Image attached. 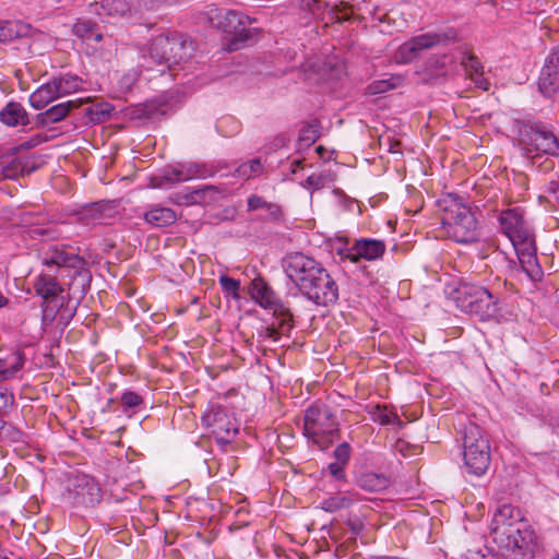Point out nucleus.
I'll list each match as a JSON object with an SVG mask.
<instances>
[{"label": "nucleus", "instance_id": "1", "mask_svg": "<svg viewBox=\"0 0 559 559\" xmlns=\"http://www.w3.org/2000/svg\"><path fill=\"white\" fill-rule=\"evenodd\" d=\"M442 229L448 238L471 243L478 239V222L463 198L447 193L437 201Z\"/></svg>", "mask_w": 559, "mask_h": 559}, {"label": "nucleus", "instance_id": "2", "mask_svg": "<svg viewBox=\"0 0 559 559\" xmlns=\"http://www.w3.org/2000/svg\"><path fill=\"white\" fill-rule=\"evenodd\" d=\"M518 146L533 163L543 156L559 157V139L543 121L516 120Z\"/></svg>", "mask_w": 559, "mask_h": 559}, {"label": "nucleus", "instance_id": "3", "mask_svg": "<svg viewBox=\"0 0 559 559\" xmlns=\"http://www.w3.org/2000/svg\"><path fill=\"white\" fill-rule=\"evenodd\" d=\"M206 17L212 27L222 31L229 37L227 44L229 51L242 48L253 37L255 28L251 27V24L255 20H251L240 11L210 5L206 11Z\"/></svg>", "mask_w": 559, "mask_h": 559}, {"label": "nucleus", "instance_id": "4", "mask_svg": "<svg viewBox=\"0 0 559 559\" xmlns=\"http://www.w3.org/2000/svg\"><path fill=\"white\" fill-rule=\"evenodd\" d=\"M304 431L308 439L325 450L340 437V424L328 404L316 401L305 412Z\"/></svg>", "mask_w": 559, "mask_h": 559}, {"label": "nucleus", "instance_id": "5", "mask_svg": "<svg viewBox=\"0 0 559 559\" xmlns=\"http://www.w3.org/2000/svg\"><path fill=\"white\" fill-rule=\"evenodd\" d=\"M453 300L462 311L480 320L492 318L499 311L500 297L475 283H460L453 292Z\"/></svg>", "mask_w": 559, "mask_h": 559}, {"label": "nucleus", "instance_id": "6", "mask_svg": "<svg viewBox=\"0 0 559 559\" xmlns=\"http://www.w3.org/2000/svg\"><path fill=\"white\" fill-rule=\"evenodd\" d=\"M464 465L475 476L484 475L491 462V448L488 436L477 425L469 424L464 431Z\"/></svg>", "mask_w": 559, "mask_h": 559}, {"label": "nucleus", "instance_id": "7", "mask_svg": "<svg viewBox=\"0 0 559 559\" xmlns=\"http://www.w3.org/2000/svg\"><path fill=\"white\" fill-rule=\"evenodd\" d=\"M193 45L183 34L158 35L150 43V57L157 63H165L169 70L192 57Z\"/></svg>", "mask_w": 559, "mask_h": 559}, {"label": "nucleus", "instance_id": "8", "mask_svg": "<svg viewBox=\"0 0 559 559\" xmlns=\"http://www.w3.org/2000/svg\"><path fill=\"white\" fill-rule=\"evenodd\" d=\"M457 40V31L453 27H449L442 32L425 33L402 44L396 50L394 58L399 63H409L415 60L423 50L430 49L440 44H451Z\"/></svg>", "mask_w": 559, "mask_h": 559}, {"label": "nucleus", "instance_id": "9", "mask_svg": "<svg viewBox=\"0 0 559 559\" xmlns=\"http://www.w3.org/2000/svg\"><path fill=\"white\" fill-rule=\"evenodd\" d=\"M283 267L287 277L302 294L317 278L323 265L302 252H290L283 259Z\"/></svg>", "mask_w": 559, "mask_h": 559}, {"label": "nucleus", "instance_id": "10", "mask_svg": "<svg viewBox=\"0 0 559 559\" xmlns=\"http://www.w3.org/2000/svg\"><path fill=\"white\" fill-rule=\"evenodd\" d=\"M513 533H509L510 537L507 540L497 544L499 548L515 556L533 557L539 548V542L528 521L523 518L513 526Z\"/></svg>", "mask_w": 559, "mask_h": 559}, {"label": "nucleus", "instance_id": "11", "mask_svg": "<svg viewBox=\"0 0 559 559\" xmlns=\"http://www.w3.org/2000/svg\"><path fill=\"white\" fill-rule=\"evenodd\" d=\"M301 295L317 306L328 307L338 300V285L331 274L322 267L313 283Z\"/></svg>", "mask_w": 559, "mask_h": 559}, {"label": "nucleus", "instance_id": "12", "mask_svg": "<svg viewBox=\"0 0 559 559\" xmlns=\"http://www.w3.org/2000/svg\"><path fill=\"white\" fill-rule=\"evenodd\" d=\"M202 421L211 428V432L218 443H229L238 433V424L221 406L213 407L204 414Z\"/></svg>", "mask_w": 559, "mask_h": 559}, {"label": "nucleus", "instance_id": "13", "mask_svg": "<svg viewBox=\"0 0 559 559\" xmlns=\"http://www.w3.org/2000/svg\"><path fill=\"white\" fill-rule=\"evenodd\" d=\"M47 253L49 257L44 261V264L47 266L56 265L58 267L76 270L80 274L82 272L90 274L86 269V260L80 255L79 248L66 243L52 245L48 248Z\"/></svg>", "mask_w": 559, "mask_h": 559}, {"label": "nucleus", "instance_id": "14", "mask_svg": "<svg viewBox=\"0 0 559 559\" xmlns=\"http://www.w3.org/2000/svg\"><path fill=\"white\" fill-rule=\"evenodd\" d=\"M522 511L512 504L504 503L493 513L490 534L496 544L502 543L513 533V526L523 519Z\"/></svg>", "mask_w": 559, "mask_h": 559}, {"label": "nucleus", "instance_id": "15", "mask_svg": "<svg viewBox=\"0 0 559 559\" xmlns=\"http://www.w3.org/2000/svg\"><path fill=\"white\" fill-rule=\"evenodd\" d=\"M385 252V243L382 240L360 238L356 239L353 246L340 254L344 260H349L353 263L359 262L361 259L373 261L381 258Z\"/></svg>", "mask_w": 559, "mask_h": 559}, {"label": "nucleus", "instance_id": "16", "mask_svg": "<svg viewBox=\"0 0 559 559\" xmlns=\"http://www.w3.org/2000/svg\"><path fill=\"white\" fill-rule=\"evenodd\" d=\"M75 503L83 507H94L102 500L99 484L88 475H79L74 483Z\"/></svg>", "mask_w": 559, "mask_h": 559}, {"label": "nucleus", "instance_id": "17", "mask_svg": "<svg viewBox=\"0 0 559 559\" xmlns=\"http://www.w3.org/2000/svg\"><path fill=\"white\" fill-rule=\"evenodd\" d=\"M88 103V98H76L70 99L55 106H51L47 110L36 116V122L40 127H45L51 123L59 122L67 118L72 111L83 107Z\"/></svg>", "mask_w": 559, "mask_h": 559}, {"label": "nucleus", "instance_id": "18", "mask_svg": "<svg viewBox=\"0 0 559 559\" xmlns=\"http://www.w3.org/2000/svg\"><path fill=\"white\" fill-rule=\"evenodd\" d=\"M499 224L501 230L510 240H514L531 231L524 221L523 212L519 207L502 211L499 215Z\"/></svg>", "mask_w": 559, "mask_h": 559}, {"label": "nucleus", "instance_id": "19", "mask_svg": "<svg viewBox=\"0 0 559 559\" xmlns=\"http://www.w3.org/2000/svg\"><path fill=\"white\" fill-rule=\"evenodd\" d=\"M252 297L264 309H271L273 313L283 314L290 310L282 300H280L273 289L262 280L252 282Z\"/></svg>", "mask_w": 559, "mask_h": 559}, {"label": "nucleus", "instance_id": "20", "mask_svg": "<svg viewBox=\"0 0 559 559\" xmlns=\"http://www.w3.org/2000/svg\"><path fill=\"white\" fill-rule=\"evenodd\" d=\"M275 322L269 326L263 328L259 331L258 336L261 341L272 340L276 342L281 336H289L290 331L295 328V320L292 310L283 314L273 313Z\"/></svg>", "mask_w": 559, "mask_h": 559}, {"label": "nucleus", "instance_id": "21", "mask_svg": "<svg viewBox=\"0 0 559 559\" xmlns=\"http://www.w3.org/2000/svg\"><path fill=\"white\" fill-rule=\"evenodd\" d=\"M33 288L36 295L40 296L46 302L53 301L63 293V287L55 274L41 272L34 281Z\"/></svg>", "mask_w": 559, "mask_h": 559}, {"label": "nucleus", "instance_id": "22", "mask_svg": "<svg viewBox=\"0 0 559 559\" xmlns=\"http://www.w3.org/2000/svg\"><path fill=\"white\" fill-rule=\"evenodd\" d=\"M222 198V191L215 186H203L202 188L194 189L178 198L179 204H201L209 205L217 202Z\"/></svg>", "mask_w": 559, "mask_h": 559}, {"label": "nucleus", "instance_id": "23", "mask_svg": "<svg viewBox=\"0 0 559 559\" xmlns=\"http://www.w3.org/2000/svg\"><path fill=\"white\" fill-rule=\"evenodd\" d=\"M0 121L8 127H25L29 123L28 115L22 104L9 102L0 111Z\"/></svg>", "mask_w": 559, "mask_h": 559}, {"label": "nucleus", "instance_id": "24", "mask_svg": "<svg viewBox=\"0 0 559 559\" xmlns=\"http://www.w3.org/2000/svg\"><path fill=\"white\" fill-rule=\"evenodd\" d=\"M94 12L98 15L124 16L131 8L126 0H102L91 3Z\"/></svg>", "mask_w": 559, "mask_h": 559}, {"label": "nucleus", "instance_id": "25", "mask_svg": "<svg viewBox=\"0 0 559 559\" xmlns=\"http://www.w3.org/2000/svg\"><path fill=\"white\" fill-rule=\"evenodd\" d=\"M57 98L60 97L57 93L55 83L49 81L31 94L29 104L35 109H43Z\"/></svg>", "mask_w": 559, "mask_h": 559}, {"label": "nucleus", "instance_id": "26", "mask_svg": "<svg viewBox=\"0 0 559 559\" xmlns=\"http://www.w3.org/2000/svg\"><path fill=\"white\" fill-rule=\"evenodd\" d=\"M146 223L154 227H166L177 221V215L174 210L164 206H155L144 214Z\"/></svg>", "mask_w": 559, "mask_h": 559}, {"label": "nucleus", "instance_id": "27", "mask_svg": "<svg viewBox=\"0 0 559 559\" xmlns=\"http://www.w3.org/2000/svg\"><path fill=\"white\" fill-rule=\"evenodd\" d=\"M357 500V495L352 492L336 493L324 499L321 503V508L326 512L333 513L348 509Z\"/></svg>", "mask_w": 559, "mask_h": 559}, {"label": "nucleus", "instance_id": "28", "mask_svg": "<svg viewBox=\"0 0 559 559\" xmlns=\"http://www.w3.org/2000/svg\"><path fill=\"white\" fill-rule=\"evenodd\" d=\"M538 87L543 95L550 97L559 90V71L544 66L540 72Z\"/></svg>", "mask_w": 559, "mask_h": 559}, {"label": "nucleus", "instance_id": "29", "mask_svg": "<svg viewBox=\"0 0 559 559\" xmlns=\"http://www.w3.org/2000/svg\"><path fill=\"white\" fill-rule=\"evenodd\" d=\"M358 486L366 491L379 492L390 486V480L384 475L369 472L360 475Z\"/></svg>", "mask_w": 559, "mask_h": 559}, {"label": "nucleus", "instance_id": "30", "mask_svg": "<svg viewBox=\"0 0 559 559\" xmlns=\"http://www.w3.org/2000/svg\"><path fill=\"white\" fill-rule=\"evenodd\" d=\"M51 81L55 83L59 97L80 91L83 83L78 75L72 74H63L53 78Z\"/></svg>", "mask_w": 559, "mask_h": 559}, {"label": "nucleus", "instance_id": "31", "mask_svg": "<svg viewBox=\"0 0 559 559\" xmlns=\"http://www.w3.org/2000/svg\"><path fill=\"white\" fill-rule=\"evenodd\" d=\"M368 413L371 415L372 420L380 425L386 426L395 424L403 427L404 423L400 419L395 412H389L386 405H373Z\"/></svg>", "mask_w": 559, "mask_h": 559}, {"label": "nucleus", "instance_id": "32", "mask_svg": "<svg viewBox=\"0 0 559 559\" xmlns=\"http://www.w3.org/2000/svg\"><path fill=\"white\" fill-rule=\"evenodd\" d=\"M73 33L83 40L102 41L103 35L97 32V24L88 20H79L73 25Z\"/></svg>", "mask_w": 559, "mask_h": 559}, {"label": "nucleus", "instance_id": "33", "mask_svg": "<svg viewBox=\"0 0 559 559\" xmlns=\"http://www.w3.org/2000/svg\"><path fill=\"white\" fill-rule=\"evenodd\" d=\"M522 270L533 282H538L543 278V270L537 262L536 254H524L519 257Z\"/></svg>", "mask_w": 559, "mask_h": 559}, {"label": "nucleus", "instance_id": "34", "mask_svg": "<svg viewBox=\"0 0 559 559\" xmlns=\"http://www.w3.org/2000/svg\"><path fill=\"white\" fill-rule=\"evenodd\" d=\"M513 247L515 248L518 258L524 254H536L537 248L535 242V237L532 231L524 234L523 236L511 240Z\"/></svg>", "mask_w": 559, "mask_h": 559}, {"label": "nucleus", "instance_id": "35", "mask_svg": "<svg viewBox=\"0 0 559 559\" xmlns=\"http://www.w3.org/2000/svg\"><path fill=\"white\" fill-rule=\"evenodd\" d=\"M417 74L420 76L421 82L427 84H437L444 80L447 75L445 62H442L437 71L436 69L426 67L423 71H418Z\"/></svg>", "mask_w": 559, "mask_h": 559}, {"label": "nucleus", "instance_id": "36", "mask_svg": "<svg viewBox=\"0 0 559 559\" xmlns=\"http://www.w3.org/2000/svg\"><path fill=\"white\" fill-rule=\"evenodd\" d=\"M320 136L319 123L317 121L306 123L300 130L299 142L302 145L310 146Z\"/></svg>", "mask_w": 559, "mask_h": 559}, {"label": "nucleus", "instance_id": "37", "mask_svg": "<svg viewBox=\"0 0 559 559\" xmlns=\"http://www.w3.org/2000/svg\"><path fill=\"white\" fill-rule=\"evenodd\" d=\"M17 361L11 367H7V360L0 358V381L11 379L24 365V354L22 352L16 353Z\"/></svg>", "mask_w": 559, "mask_h": 559}, {"label": "nucleus", "instance_id": "38", "mask_svg": "<svg viewBox=\"0 0 559 559\" xmlns=\"http://www.w3.org/2000/svg\"><path fill=\"white\" fill-rule=\"evenodd\" d=\"M262 169L263 166L260 158H253L250 162L240 165L237 171L241 177L249 179L261 174Z\"/></svg>", "mask_w": 559, "mask_h": 559}, {"label": "nucleus", "instance_id": "39", "mask_svg": "<svg viewBox=\"0 0 559 559\" xmlns=\"http://www.w3.org/2000/svg\"><path fill=\"white\" fill-rule=\"evenodd\" d=\"M462 66L467 74L471 75V74H475L477 72H483L484 71V67L481 64V62L479 61V59L472 52H468L466 53L463 59H462Z\"/></svg>", "mask_w": 559, "mask_h": 559}, {"label": "nucleus", "instance_id": "40", "mask_svg": "<svg viewBox=\"0 0 559 559\" xmlns=\"http://www.w3.org/2000/svg\"><path fill=\"white\" fill-rule=\"evenodd\" d=\"M219 284L224 293L234 298H239L240 282L238 280L229 277L228 275H222L219 277Z\"/></svg>", "mask_w": 559, "mask_h": 559}, {"label": "nucleus", "instance_id": "41", "mask_svg": "<svg viewBox=\"0 0 559 559\" xmlns=\"http://www.w3.org/2000/svg\"><path fill=\"white\" fill-rule=\"evenodd\" d=\"M46 141H47L46 135H44L41 133L34 134L28 140L23 141L19 145L14 146L12 148V154L14 155L22 151H27V150L34 148Z\"/></svg>", "mask_w": 559, "mask_h": 559}, {"label": "nucleus", "instance_id": "42", "mask_svg": "<svg viewBox=\"0 0 559 559\" xmlns=\"http://www.w3.org/2000/svg\"><path fill=\"white\" fill-rule=\"evenodd\" d=\"M13 22H0V43L11 41L19 36Z\"/></svg>", "mask_w": 559, "mask_h": 559}, {"label": "nucleus", "instance_id": "43", "mask_svg": "<svg viewBox=\"0 0 559 559\" xmlns=\"http://www.w3.org/2000/svg\"><path fill=\"white\" fill-rule=\"evenodd\" d=\"M121 405L126 408H134L143 404V397L133 391H126L120 397Z\"/></svg>", "mask_w": 559, "mask_h": 559}, {"label": "nucleus", "instance_id": "44", "mask_svg": "<svg viewBox=\"0 0 559 559\" xmlns=\"http://www.w3.org/2000/svg\"><path fill=\"white\" fill-rule=\"evenodd\" d=\"M394 87H395V85L393 83H391L390 80L374 81L368 86V93L372 94V95L382 94V93H385Z\"/></svg>", "mask_w": 559, "mask_h": 559}, {"label": "nucleus", "instance_id": "45", "mask_svg": "<svg viewBox=\"0 0 559 559\" xmlns=\"http://www.w3.org/2000/svg\"><path fill=\"white\" fill-rule=\"evenodd\" d=\"M350 445L347 442H343L334 450V456L338 463L347 464L350 459Z\"/></svg>", "mask_w": 559, "mask_h": 559}, {"label": "nucleus", "instance_id": "46", "mask_svg": "<svg viewBox=\"0 0 559 559\" xmlns=\"http://www.w3.org/2000/svg\"><path fill=\"white\" fill-rule=\"evenodd\" d=\"M0 436L8 437L12 441L16 442V441H21L22 432L20 430L15 429L14 427H12L11 425L2 423L0 426Z\"/></svg>", "mask_w": 559, "mask_h": 559}, {"label": "nucleus", "instance_id": "47", "mask_svg": "<svg viewBox=\"0 0 559 559\" xmlns=\"http://www.w3.org/2000/svg\"><path fill=\"white\" fill-rule=\"evenodd\" d=\"M265 214L262 216L264 219L278 221L282 216V207L274 203H266L263 210Z\"/></svg>", "mask_w": 559, "mask_h": 559}, {"label": "nucleus", "instance_id": "48", "mask_svg": "<svg viewBox=\"0 0 559 559\" xmlns=\"http://www.w3.org/2000/svg\"><path fill=\"white\" fill-rule=\"evenodd\" d=\"M468 78L471 79V81L474 82L476 87H478V88H480L483 91H488L490 88V83L484 76V71L483 72H477L475 74H471V75H468Z\"/></svg>", "mask_w": 559, "mask_h": 559}, {"label": "nucleus", "instance_id": "49", "mask_svg": "<svg viewBox=\"0 0 559 559\" xmlns=\"http://www.w3.org/2000/svg\"><path fill=\"white\" fill-rule=\"evenodd\" d=\"M544 66L559 71V45L551 50Z\"/></svg>", "mask_w": 559, "mask_h": 559}, {"label": "nucleus", "instance_id": "50", "mask_svg": "<svg viewBox=\"0 0 559 559\" xmlns=\"http://www.w3.org/2000/svg\"><path fill=\"white\" fill-rule=\"evenodd\" d=\"M266 201L259 195H251L248 199V210L249 211H257V210H264L266 206Z\"/></svg>", "mask_w": 559, "mask_h": 559}, {"label": "nucleus", "instance_id": "51", "mask_svg": "<svg viewBox=\"0 0 559 559\" xmlns=\"http://www.w3.org/2000/svg\"><path fill=\"white\" fill-rule=\"evenodd\" d=\"M343 5V8H338L337 5H335L332 10V22L334 23H342L344 21H348L350 19V15L349 14H344V15H340L338 13L342 12L343 10H347L349 9L350 7L347 4V3H341Z\"/></svg>", "mask_w": 559, "mask_h": 559}, {"label": "nucleus", "instance_id": "52", "mask_svg": "<svg viewBox=\"0 0 559 559\" xmlns=\"http://www.w3.org/2000/svg\"><path fill=\"white\" fill-rule=\"evenodd\" d=\"M345 465L346 464L334 462L329 465V471L337 480H344L345 479V471H344Z\"/></svg>", "mask_w": 559, "mask_h": 559}, {"label": "nucleus", "instance_id": "53", "mask_svg": "<svg viewBox=\"0 0 559 559\" xmlns=\"http://www.w3.org/2000/svg\"><path fill=\"white\" fill-rule=\"evenodd\" d=\"M346 526L350 530V532L354 535L360 534L361 531L364 530V523L358 518L348 519L346 521Z\"/></svg>", "mask_w": 559, "mask_h": 559}, {"label": "nucleus", "instance_id": "54", "mask_svg": "<svg viewBox=\"0 0 559 559\" xmlns=\"http://www.w3.org/2000/svg\"><path fill=\"white\" fill-rule=\"evenodd\" d=\"M186 177L183 176L181 170H173L171 176H164L160 178V181L174 182V181H182ZM159 187H163V182L158 183Z\"/></svg>", "mask_w": 559, "mask_h": 559}, {"label": "nucleus", "instance_id": "55", "mask_svg": "<svg viewBox=\"0 0 559 559\" xmlns=\"http://www.w3.org/2000/svg\"><path fill=\"white\" fill-rule=\"evenodd\" d=\"M546 192L554 197L555 201L559 204V180H551L548 182Z\"/></svg>", "mask_w": 559, "mask_h": 559}, {"label": "nucleus", "instance_id": "56", "mask_svg": "<svg viewBox=\"0 0 559 559\" xmlns=\"http://www.w3.org/2000/svg\"><path fill=\"white\" fill-rule=\"evenodd\" d=\"M444 60H445V56L432 57V58L427 60L426 67L427 68H431V69H436V71H437L438 68H440V66L442 64V62H445Z\"/></svg>", "mask_w": 559, "mask_h": 559}, {"label": "nucleus", "instance_id": "57", "mask_svg": "<svg viewBox=\"0 0 559 559\" xmlns=\"http://www.w3.org/2000/svg\"><path fill=\"white\" fill-rule=\"evenodd\" d=\"M157 111V107L154 102L144 105V114L150 117Z\"/></svg>", "mask_w": 559, "mask_h": 559}, {"label": "nucleus", "instance_id": "58", "mask_svg": "<svg viewBox=\"0 0 559 559\" xmlns=\"http://www.w3.org/2000/svg\"><path fill=\"white\" fill-rule=\"evenodd\" d=\"M293 171L295 173L297 168H302V160L296 159L292 164Z\"/></svg>", "mask_w": 559, "mask_h": 559}, {"label": "nucleus", "instance_id": "59", "mask_svg": "<svg viewBox=\"0 0 559 559\" xmlns=\"http://www.w3.org/2000/svg\"><path fill=\"white\" fill-rule=\"evenodd\" d=\"M8 298L0 293V308H3L8 304Z\"/></svg>", "mask_w": 559, "mask_h": 559}, {"label": "nucleus", "instance_id": "60", "mask_svg": "<svg viewBox=\"0 0 559 559\" xmlns=\"http://www.w3.org/2000/svg\"><path fill=\"white\" fill-rule=\"evenodd\" d=\"M83 111H84L85 115H93V110H92V108L90 106L84 107Z\"/></svg>", "mask_w": 559, "mask_h": 559}, {"label": "nucleus", "instance_id": "61", "mask_svg": "<svg viewBox=\"0 0 559 559\" xmlns=\"http://www.w3.org/2000/svg\"><path fill=\"white\" fill-rule=\"evenodd\" d=\"M4 175H5V177H8V178L12 177L11 168H9V167H8V168H5V169H4Z\"/></svg>", "mask_w": 559, "mask_h": 559}, {"label": "nucleus", "instance_id": "62", "mask_svg": "<svg viewBox=\"0 0 559 559\" xmlns=\"http://www.w3.org/2000/svg\"><path fill=\"white\" fill-rule=\"evenodd\" d=\"M323 151H324L323 146H321V145H320V146H318V147H317V152H318L320 155L323 153Z\"/></svg>", "mask_w": 559, "mask_h": 559}, {"label": "nucleus", "instance_id": "63", "mask_svg": "<svg viewBox=\"0 0 559 559\" xmlns=\"http://www.w3.org/2000/svg\"><path fill=\"white\" fill-rule=\"evenodd\" d=\"M307 181H308V183H309V185H312V182H313V177H312V176H310V177L308 178V180H307Z\"/></svg>", "mask_w": 559, "mask_h": 559}, {"label": "nucleus", "instance_id": "64", "mask_svg": "<svg viewBox=\"0 0 559 559\" xmlns=\"http://www.w3.org/2000/svg\"><path fill=\"white\" fill-rule=\"evenodd\" d=\"M0 559H9V558H8V557H1V556H0Z\"/></svg>", "mask_w": 559, "mask_h": 559}]
</instances>
